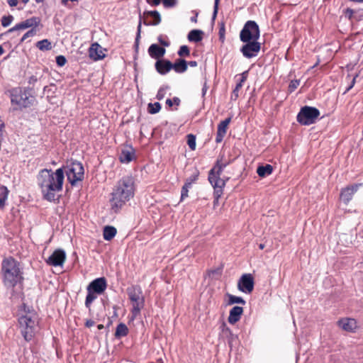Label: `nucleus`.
Instances as JSON below:
<instances>
[{
    "instance_id": "obj_35",
    "label": "nucleus",
    "mask_w": 363,
    "mask_h": 363,
    "mask_svg": "<svg viewBox=\"0 0 363 363\" xmlns=\"http://www.w3.org/2000/svg\"><path fill=\"white\" fill-rule=\"evenodd\" d=\"M161 109V105L159 102H155L154 104L150 103L148 104L147 110L148 112L151 114H155L158 113Z\"/></svg>"
},
{
    "instance_id": "obj_7",
    "label": "nucleus",
    "mask_w": 363,
    "mask_h": 363,
    "mask_svg": "<svg viewBox=\"0 0 363 363\" xmlns=\"http://www.w3.org/2000/svg\"><path fill=\"white\" fill-rule=\"evenodd\" d=\"M127 294L129 299L133 303L131 310L132 319H135L140 315V311L145 305V298L143 295V291L140 286H131L127 289Z\"/></svg>"
},
{
    "instance_id": "obj_54",
    "label": "nucleus",
    "mask_w": 363,
    "mask_h": 363,
    "mask_svg": "<svg viewBox=\"0 0 363 363\" xmlns=\"http://www.w3.org/2000/svg\"><path fill=\"white\" fill-rule=\"evenodd\" d=\"M208 90V86L206 84V82H204L203 88H202V96L204 97Z\"/></svg>"
},
{
    "instance_id": "obj_49",
    "label": "nucleus",
    "mask_w": 363,
    "mask_h": 363,
    "mask_svg": "<svg viewBox=\"0 0 363 363\" xmlns=\"http://www.w3.org/2000/svg\"><path fill=\"white\" fill-rule=\"evenodd\" d=\"M345 17L348 18L349 19H352L353 17V15L354 13V11L351 9H347L345 12Z\"/></svg>"
},
{
    "instance_id": "obj_33",
    "label": "nucleus",
    "mask_w": 363,
    "mask_h": 363,
    "mask_svg": "<svg viewBox=\"0 0 363 363\" xmlns=\"http://www.w3.org/2000/svg\"><path fill=\"white\" fill-rule=\"evenodd\" d=\"M97 298L96 294L92 291H87V295L85 300V306L90 309L91 304Z\"/></svg>"
},
{
    "instance_id": "obj_60",
    "label": "nucleus",
    "mask_w": 363,
    "mask_h": 363,
    "mask_svg": "<svg viewBox=\"0 0 363 363\" xmlns=\"http://www.w3.org/2000/svg\"><path fill=\"white\" fill-rule=\"evenodd\" d=\"M4 52V50L1 45H0V56Z\"/></svg>"
},
{
    "instance_id": "obj_30",
    "label": "nucleus",
    "mask_w": 363,
    "mask_h": 363,
    "mask_svg": "<svg viewBox=\"0 0 363 363\" xmlns=\"http://www.w3.org/2000/svg\"><path fill=\"white\" fill-rule=\"evenodd\" d=\"M128 333V327L124 323H120L117 325L115 336L116 337H124Z\"/></svg>"
},
{
    "instance_id": "obj_38",
    "label": "nucleus",
    "mask_w": 363,
    "mask_h": 363,
    "mask_svg": "<svg viewBox=\"0 0 363 363\" xmlns=\"http://www.w3.org/2000/svg\"><path fill=\"white\" fill-rule=\"evenodd\" d=\"M13 21V17L11 15L4 16L1 18V25L4 27H8Z\"/></svg>"
},
{
    "instance_id": "obj_51",
    "label": "nucleus",
    "mask_w": 363,
    "mask_h": 363,
    "mask_svg": "<svg viewBox=\"0 0 363 363\" xmlns=\"http://www.w3.org/2000/svg\"><path fill=\"white\" fill-rule=\"evenodd\" d=\"M146 1L152 6H158L162 0H146Z\"/></svg>"
},
{
    "instance_id": "obj_37",
    "label": "nucleus",
    "mask_w": 363,
    "mask_h": 363,
    "mask_svg": "<svg viewBox=\"0 0 363 363\" xmlns=\"http://www.w3.org/2000/svg\"><path fill=\"white\" fill-rule=\"evenodd\" d=\"M191 187V185H190V183L185 182L181 191V201H183L185 198L188 197L189 189Z\"/></svg>"
},
{
    "instance_id": "obj_10",
    "label": "nucleus",
    "mask_w": 363,
    "mask_h": 363,
    "mask_svg": "<svg viewBox=\"0 0 363 363\" xmlns=\"http://www.w3.org/2000/svg\"><path fill=\"white\" fill-rule=\"evenodd\" d=\"M319 115L320 111L318 108L306 106L301 108L296 119L300 124L309 125L315 123Z\"/></svg>"
},
{
    "instance_id": "obj_20",
    "label": "nucleus",
    "mask_w": 363,
    "mask_h": 363,
    "mask_svg": "<svg viewBox=\"0 0 363 363\" xmlns=\"http://www.w3.org/2000/svg\"><path fill=\"white\" fill-rule=\"evenodd\" d=\"M155 67L158 73L164 75L172 69V63L167 60H158L156 61Z\"/></svg>"
},
{
    "instance_id": "obj_32",
    "label": "nucleus",
    "mask_w": 363,
    "mask_h": 363,
    "mask_svg": "<svg viewBox=\"0 0 363 363\" xmlns=\"http://www.w3.org/2000/svg\"><path fill=\"white\" fill-rule=\"evenodd\" d=\"M36 46L40 50H50L52 48L51 43L47 39L38 41Z\"/></svg>"
},
{
    "instance_id": "obj_31",
    "label": "nucleus",
    "mask_w": 363,
    "mask_h": 363,
    "mask_svg": "<svg viewBox=\"0 0 363 363\" xmlns=\"http://www.w3.org/2000/svg\"><path fill=\"white\" fill-rule=\"evenodd\" d=\"M231 118H228L225 119L224 121H222L218 125V129L217 132L226 134L228 126L229 123H230Z\"/></svg>"
},
{
    "instance_id": "obj_48",
    "label": "nucleus",
    "mask_w": 363,
    "mask_h": 363,
    "mask_svg": "<svg viewBox=\"0 0 363 363\" xmlns=\"http://www.w3.org/2000/svg\"><path fill=\"white\" fill-rule=\"evenodd\" d=\"M219 1L220 0H215L214 1V6H213V13L212 18L214 20L217 16L218 10V5H219Z\"/></svg>"
},
{
    "instance_id": "obj_11",
    "label": "nucleus",
    "mask_w": 363,
    "mask_h": 363,
    "mask_svg": "<svg viewBox=\"0 0 363 363\" xmlns=\"http://www.w3.org/2000/svg\"><path fill=\"white\" fill-rule=\"evenodd\" d=\"M142 22L145 26H157L161 22L160 14L157 11H145L143 15L140 16V22L138 26L136 42L138 40L140 36Z\"/></svg>"
},
{
    "instance_id": "obj_25",
    "label": "nucleus",
    "mask_w": 363,
    "mask_h": 363,
    "mask_svg": "<svg viewBox=\"0 0 363 363\" xmlns=\"http://www.w3.org/2000/svg\"><path fill=\"white\" fill-rule=\"evenodd\" d=\"M172 69L177 73H183L187 69V63L186 60L183 59H179L174 64H172Z\"/></svg>"
},
{
    "instance_id": "obj_55",
    "label": "nucleus",
    "mask_w": 363,
    "mask_h": 363,
    "mask_svg": "<svg viewBox=\"0 0 363 363\" xmlns=\"http://www.w3.org/2000/svg\"><path fill=\"white\" fill-rule=\"evenodd\" d=\"M95 324L94 321L92 320H87L85 323V325L87 328H91Z\"/></svg>"
},
{
    "instance_id": "obj_8",
    "label": "nucleus",
    "mask_w": 363,
    "mask_h": 363,
    "mask_svg": "<svg viewBox=\"0 0 363 363\" xmlns=\"http://www.w3.org/2000/svg\"><path fill=\"white\" fill-rule=\"evenodd\" d=\"M62 168L72 186H74L77 182L82 181L84 178V167L79 162H72Z\"/></svg>"
},
{
    "instance_id": "obj_59",
    "label": "nucleus",
    "mask_w": 363,
    "mask_h": 363,
    "mask_svg": "<svg viewBox=\"0 0 363 363\" xmlns=\"http://www.w3.org/2000/svg\"><path fill=\"white\" fill-rule=\"evenodd\" d=\"M264 247H265V245H264V244H263V243H260V244L259 245V248L260 250H263V249L264 248Z\"/></svg>"
},
{
    "instance_id": "obj_39",
    "label": "nucleus",
    "mask_w": 363,
    "mask_h": 363,
    "mask_svg": "<svg viewBox=\"0 0 363 363\" xmlns=\"http://www.w3.org/2000/svg\"><path fill=\"white\" fill-rule=\"evenodd\" d=\"M189 49L186 45H182L180 47L178 55L181 57L182 56H189Z\"/></svg>"
},
{
    "instance_id": "obj_26",
    "label": "nucleus",
    "mask_w": 363,
    "mask_h": 363,
    "mask_svg": "<svg viewBox=\"0 0 363 363\" xmlns=\"http://www.w3.org/2000/svg\"><path fill=\"white\" fill-rule=\"evenodd\" d=\"M273 172V167L271 164L259 166L257 169V173L260 177H265L270 175Z\"/></svg>"
},
{
    "instance_id": "obj_23",
    "label": "nucleus",
    "mask_w": 363,
    "mask_h": 363,
    "mask_svg": "<svg viewBox=\"0 0 363 363\" xmlns=\"http://www.w3.org/2000/svg\"><path fill=\"white\" fill-rule=\"evenodd\" d=\"M339 326L344 330L347 332H352L357 328V322L353 318H344L338 322Z\"/></svg>"
},
{
    "instance_id": "obj_43",
    "label": "nucleus",
    "mask_w": 363,
    "mask_h": 363,
    "mask_svg": "<svg viewBox=\"0 0 363 363\" xmlns=\"http://www.w3.org/2000/svg\"><path fill=\"white\" fill-rule=\"evenodd\" d=\"M300 84L299 80H292L291 81L289 86V90L290 92H293Z\"/></svg>"
},
{
    "instance_id": "obj_15",
    "label": "nucleus",
    "mask_w": 363,
    "mask_h": 363,
    "mask_svg": "<svg viewBox=\"0 0 363 363\" xmlns=\"http://www.w3.org/2000/svg\"><path fill=\"white\" fill-rule=\"evenodd\" d=\"M40 20L38 17H32L26 19V21L16 24L13 28H10L8 32L12 33L13 31L24 30L28 28H34L38 26Z\"/></svg>"
},
{
    "instance_id": "obj_18",
    "label": "nucleus",
    "mask_w": 363,
    "mask_h": 363,
    "mask_svg": "<svg viewBox=\"0 0 363 363\" xmlns=\"http://www.w3.org/2000/svg\"><path fill=\"white\" fill-rule=\"evenodd\" d=\"M361 185V184H355L342 189L340 194L341 200L345 204H347L351 201L354 194L358 190Z\"/></svg>"
},
{
    "instance_id": "obj_14",
    "label": "nucleus",
    "mask_w": 363,
    "mask_h": 363,
    "mask_svg": "<svg viewBox=\"0 0 363 363\" xmlns=\"http://www.w3.org/2000/svg\"><path fill=\"white\" fill-rule=\"evenodd\" d=\"M66 259V254L63 250L57 249L47 259L49 265L57 267L62 266Z\"/></svg>"
},
{
    "instance_id": "obj_46",
    "label": "nucleus",
    "mask_w": 363,
    "mask_h": 363,
    "mask_svg": "<svg viewBox=\"0 0 363 363\" xmlns=\"http://www.w3.org/2000/svg\"><path fill=\"white\" fill-rule=\"evenodd\" d=\"M67 62L66 58L63 55H59L56 57V63L60 67L64 66Z\"/></svg>"
},
{
    "instance_id": "obj_64",
    "label": "nucleus",
    "mask_w": 363,
    "mask_h": 363,
    "mask_svg": "<svg viewBox=\"0 0 363 363\" xmlns=\"http://www.w3.org/2000/svg\"><path fill=\"white\" fill-rule=\"evenodd\" d=\"M21 1L24 4H27L29 1V0H21Z\"/></svg>"
},
{
    "instance_id": "obj_24",
    "label": "nucleus",
    "mask_w": 363,
    "mask_h": 363,
    "mask_svg": "<svg viewBox=\"0 0 363 363\" xmlns=\"http://www.w3.org/2000/svg\"><path fill=\"white\" fill-rule=\"evenodd\" d=\"M247 72H244L242 73L241 77L239 79V82L237 83L235 89L233 91L231 99L235 100L238 97L239 90L242 88L243 83L247 79Z\"/></svg>"
},
{
    "instance_id": "obj_53",
    "label": "nucleus",
    "mask_w": 363,
    "mask_h": 363,
    "mask_svg": "<svg viewBox=\"0 0 363 363\" xmlns=\"http://www.w3.org/2000/svg\"><path fill=\"white\" fill-rule=\"evenodd\" d=\"M7 2L11 7L16 6L18 4V0H7Z\"/></svg>"
},
{
    "instance_id": "obj_56",
    "label": "nucleus",
    "mask_w": 363,
    "mask_h": 363,
    "mask_svg": "<svg viewBox=\"0 0 363 363\" xmlns=\"http://www.w3.org/2000/svg\"><path fill=\"white\" fill-rule=\"evenodd\" d=\"M224 32H225V29H224V27H223V28L220 30V31H219V33H220V38H224Z\"/></svg>"
},
{
    "instance_id": "obj_29",
    "label": "nucleus",
    "mask_w": 363,
    "mask_h": 363,
    "mask_svg": "<svg viewBox=\"0 0 363 363\" xmlns=\"http://www.w3.org/2000/svg\"><path fill=\"white\" fill-rule=\"evenodd\" d=\"M116 234V229L113 226H106L104 228V238L106 240H111L113 239Z\"/></svg>"
},
{
    "instance_id": "obj_62",
    "label": "nucleus",
    "mask_w": 363,
    "mask_h": 363,
    "mask_svg": "<svg viewBox=\"0 0 363 363\" xmlns=\"http://www.w3.org/2000/svg\"><path fill=\"white\" fill-rule=\"evenodd\" d=\"M191 20V21H194V22H196V21H197L196 17H192Z\"/></svg>"
},
{
    "instance_id": "obj_44",
    "label": "nucleus",
    "mask_w": 363,
    "mask_h": 363,
    "mask_svg": "<svg viewBox=\"0 0 363 363\" xmlns=\"http://www.w3.org/2000/svg\"><path fill=\"white\" fill-rule=\"evenodd\" d=\"M167 105L172 106L173 104L179 106L180 104V99L178 97H174L172 99H168L166 101Z\"/></svg>"
},
{
    "instance_id": "obj_27",
    "label": "nucleus",
    "mask_w": 363,
    "mask_h": 363,
    "mask_svg": "<svg viewBox=\"0 0 363 363\" xmlns=\"http://www.w3.org/2000/svg\"><path fill=\"white\" fill-rule=\"evenodd\" d=\"M203 33L201 30H192L188 34V40L191 42H199L202 40Z\"/></svg>"
},
{
    "instance_id": "obj_63",
    "label": "nucleus",
    "mask_w": 363,
    "mask_h": 363,
    "mask_svg": "<svg viewBox=\"0 0 363 363\" xmlns=\"http://www.w3.org/2000/svg\"><path fill=\"white\" fill-rule=\"evenodd\" d=\"M68 1H69V0H62V3L63 4H67V2Z\"/></svg>"
},
{
    "instance_id": "obj_12",
    "label": "nucleus",
    "mask_w": 363,
    "mask_h": 363,
    "mask_svg": "<svg viewBox=\"0 0 363 363\" xmlns=\"http://www.w3.org/2000/svg\"><path fill=\"white\" fill-rule=\"evenodd\" d=\"M245 43L246 44L244 45L240 49L243 56L246 58H252L256 57L260 50V43L257 42V40H252Z\"/></svg>"
},
{
    "instance_id": "obj_47",
    "label": "nucleus",
    "mask_w": 363,
    "mask_h": 363,
    "mask_svg": "<svg viewBox=\"0 0 363 363\" xmlns=\"http://www.w3.org/2000/svg\"><path fill=\"white\" fill-rule=\"evenodd\" d=\"M199 172L196 171L192 176H191L189 178H188L186 180V182L190 183V185H191L195 181L197 180L199 177Z\"/></svg>"
},
{
    "instance_id": "obj_41",
    "label": "nucleus",
    "mask_w": 363,
    "mask_h": 363,
    "mask_svg": "<svg viewBox=\"0 0 363 363\" xmlns=\"http://www.w3.org/2000/svg\"><path fill=\"white\" fill-rule=\"evenodd\" d=\"M167 87H160V89L158 90L157 91V99L158 100H162L164 99L165 94H166V91H167Z\"/></svg>"
},
{
    "instance_id": "obj_52",
    "label": "nucleus",
    "mask_w": 363,
    "mask_h": 363,
    "mask_svg": "<svg viewBox=\"0 0 363 363\" xmlns=\"http://www.w3.org/2000/svg\"><path fill=\"white\" fill-rule=\"evenodd\" d=\"M38 81V79L35 76H31L29 77L28 83L30 84H34Z\"/></svg>"
},
{
    "instance_id": "obj_2",
    "label": "nucleus",
    "mask_w": 363,
    "mask_h": 363,
    "mask_svg": "<svg viewBox=\"0 0 363 363\" xmlns=\"http://www.w3.org/2000/svg\"><path fill=\"white\" fill-rule=\"evenodd\" d=\"M134 194V179L130 176L122 177L118 181L111 193L110 203L112 209L118 211L133 197Z\"/></svg>"
},
{
    "instance_id": "obj_17",
    "label": "nucleus",
    "mask_w": 363,
    "mask_h": 363,
    "mask_svg": "<svg viewBox=\"0 0 363 363\" xmlns=\"http://www.w3.org/2000/svg\"><path fill=\"white\" fill-rule=\"evenodd\" d=\"M89 56L91 60L98 61L104 59L106 55L102 47L98 43H94L89 49Z\"/></svg>"
},
{
    "instance_id": "obj_3",
    "label": "nucleus",
    "mask_w": 363,
    "mask_h": 363,
    "mask_svg": "<svg viewBox=\"0 0 363 363\" xmlns=\"http://www.w3.org/2000/svg\"><path fill=\"white\" fill-rule=\"evenodd\" d=\"M1 274L4 284L7 287H14L22 279L20 264L11 257L3 259Z\"/></svg>"
},
{
    "instance_id": "obj_13",
    "label": "nucleus",
    "mask_w": 363,
    "mask_h": 363,
    "mask_svg": "<svg viewBox=\"0 0 363 363\" xmlns=\"http://www.w3.org/2000/svg\"><path fill=\"white\" fill-rule=\"evenodd\" d=\"M238 289L245 294H250L254 289V279L251 274H243L238 283Z\"/></svg>"
},
{
    "instance_id": "obj_22",
    "label": "nucleus",
    "mask_w": 363,
    "mask_h": 363,
    "mask_svg": "<svg viewBox=\"0 0 363 363\" xmlns=\"http://www.w3.org/2000/svg\"><path fill=\"white\" fill-rule=\"evenodd\" d=\"M243 313V308L240 306H234L231 308L229 313V316L228 320L230 324H235L241 318V315Z\"/></svg>"
},
{
    "instance_id": "obj_36",
    "label": "nucleus",
    "mask_w": 363,
    "mask_h": 363,
    "mask_svg": "<svg viewBox=\"0 0 363 363\" xmlns=\"http://www.w3.org/2000/svg\"><path fill=\"white\" fill-rule=\"evenodd\" d=\"M187 144L191 150H196V137L193 134H189L187 135Z\"/></svg>"
},
{
    "instance_id": "obj_4",
    "label": "nucleus",
    "mask_w": 363,
    "mask_h": 363,
    "mask_svg": "<svg viewBox=\"0 0 363 363\" xmlns=\"http://www.w3.org/2000/svg\"><path fill=\"white\" fill-rule=\"evenodd\" d=\"M227 163L218 160L216 165L210 170L208 181L212 185L213 191V207L218 205L219 199L223 193V188L225 186V181L220 178V174L226 167Z\"/></svg>"
},
{
    "instance_id": "obj_40",
    "label": "nucleus",
    "mask_w": 363,
    "mask_h": 363,
    "mask_svg": "<svg viewBox=\"0 0 363 363\" xmlns=\"http://www.w3.org/2000/svg\"><path fill=\"white\" fill-rule=\"evenodd\" d=\"M157 40L164 47H169L170 45V43L167 40V36L160 35L157 37Z\"/></svg>"
},
{
    "instance_id": "obj_5",
    "label": "nucleus",
    "mask_w": 363,
    "mask_h": 363,
    "mask_svg": "<svg viewBox=\"0 0 363 363\" xmlns=\"http://www.w3.org/2000/svg\"><path fill=\"white\" fill-rule=\"evenodd\" d=\"M11 104L13 111L30 107L35 99L26 88L16 87L9 91Z\"/></svg>"
},
{
    "instance_id": "obj_58",
    "label": "nucleus",
    "mask_w": 363,
    "mask_h": 363,
    "mask_svg": "<svg viewBox=\"0 0 363 363\" xmlns=\"http://www.w3.org/2000/svg\"><path fill=\"white\" fill-rule=\"evenodd\" d=\"M354 82H355V78H354V79H352V84H351V85L347 88V91H349V90H350V89L354 86Z\"/></svg>"
},
{
    "instance_id": "obj_19",
    "label": "nucleus",
    "mask_w": 363,
    "mask_h": 363,
    "mask_svg": "<svg viewBox=\"0 0 363 363\" xmlns=\"http://www.w3.org/2000/svg\"><path fill=\"white\" fill-rule=\"evenodd\" d=\"M135 150L131 146H125L121 149L118 158L122 163H129L135 159Z\"/></svg>"
},
{
    "instance_id": "obj_42",
    "label": "nucleus",
    "mask_w": 363,
    "mask_h": 363,
    "mask_svg": "<svg viewBox=\"0 0 363 363\" xmlns=\"http://www.w3.org/2000/svg\"><path fill=\"white\" fill-rule=\"evenodd\" d=\"M36 33V30L34 28H31L30 30H29L28 31H27L23 35V37L21 38V42H23L24 40H26L27 38H30V37H33L35 35Z\"/></svg>"
},
{
    "instance_id": "obj_6",
    "label": "nucleus",
    "mask_w": 363,
    "mask_h": 363,
    "mask_svg": "<svg viewBox=\"0 0 363 363\" xmlns=\"http://www.w3.org/2000/svg\"><path fill=\"white\" fill-rule=\"evenodd\" d=\"M21 332L24 339L29 341L34 335L37 327V316L35 313L31 312L22 315L18 318Z\"/></svg>"
},
{
    "instance_id": "obj_16",
    "label": "nucleus",
    "mask_w": 363,
    "mask_h": 363,
    "mask_svg": "<svg viewBox=\"0 0 363 363\" xmlns=\"http://www.w3.org/2000/svg\"><path fill=\"white\" fill-rule=\"evenodd\" d=\"M107 288V282L104 277L93 280L87 286V291H92L96 294H101Z\"/></svg>"
},
{
    "instance_id": "obj_57",
    "label": "nucleus",
    "mask_w": 363,
    "mask_h": 363,
    "mask_svg": "<svg viewBox=\"0 0 363 363\" xmlns=\"http://www.w3.org/2000/svg\"><path fill=\"white\" fill-rule=\"evenodd\" d=\"M189 65L191 66V67H196L197 66V62L196 61H190L189 62Z\"/></svg>"
},
{
    "instance_id": "obj_61",
    "label": "nucleus",
    "mask_w": 363,
    "mask_h": 363,
    "mask_svg": "<svg viewBox=\"0 0 363 363\" xmlns=\"http://www.w3.org/2000/svg\"><path fill=\"white\" fill-rule=\"evenodd\" d=\"M97 328H98L99 330H101V329L104 328V325L99 324V325H98Z\"/></svg>"
},
{
    "instance_id": "obj_1",
    "label": "nucleus",
    "mask_w": 363,
    "mask_h": 363,
    "mask_svg": "<svg viewBox=\"0 0 363 363\" xmlns=\"http://www.w3.org/2000/svg\"><path fill=\"white\" fill-rule=\"evenodd\" d=\"M64 179L62 168L55 172L48 169H41L38 174L37 182L43 199L48 201H55L56 193L62 190Z\"/></svg>"
},
{
    "instance_id": "obj_9",
    "label": "nucleus",
    "mask_w": 363,
    "mask_h": 363,
    "mask_svg": "<svg viewBox=\"0 0 363 363\" xmlns=\"http://www.w3.org/2000/svg\"><path fill=\"white\" fill-rule=\"evenodd\" d=\"M259 36V26L254 21H247L240 33V38L242 42L258 40Z\"/></svg>"
},
{
    "instance_id": "obj_34",
    "label": "nucleus",
    "mask_w": 363,
    "mask_h": 363,
    "mask_svg": "<svg viewBox=\"0 0 363 363\" xmlns=\"http://www.w3.org/2000/svg\"><path fill=\"white\" fill-rule=\"evenodd\" d=\"M228 304L229 305H233L235 303H240L242 305L245 304V301L242 297L236 296L231 295V294H228Z\"/></svg>"
},
{
    "instance_id": "obj_21",
    "label": "nucleus",
    "mask_w": 363,
    "mask_h": 363,
    "mask_svg": "<svg viewBox=\"0 0 363 363\" xmlns=\"http://www.w3.org/2000/svg\"><path fill=\"white\" fill-rule=\"evenodd\" d=\"M166 52L164 48L160 47L157 44H152L148 48L149 55L155 60H160Z\"/></svg>"
},
{
    "instance_id": "obj_50",
    "label": "nucleus",
    "mask_w": 363,
    "mask_h": 363,
    "mask_svg": "<svg viewBox=\"0 0 363 363\" xmlns=\"http://www.w3.org/2000/svg\"><path fill=\"white\" fill-rule=\"evenodd\" d=\"M225 135V134L217 132L216 137V142L217 143H221L222 140H223Z\"/></svg>"
},
{
    "instance_id": "obj_45",
    "label": "nucleus",
    "mask_w": 363,
    "mask_h": 363,
    "mask_svg": "<svg viewBox=\"0 0 363 363\" xmlns=\"http://www.w3.org/2000/svg\"><path fill=\"white\" fill-rule=\"evenodd\" d=\"M163 5L165 8L174 7L176 6L177 0H162Z\"/></svg>"
},
{
    "instance_id": "obj_28",
    "label": "nucleus",
    "mask_w": 363,
    "mask_h": 363,
    "mask_svg": "<svg viewBox=\"0 0 363 363\" xmlns=\"http://www.w3.org/2000/svg\"><path fill=\"white\" fill-rule=\"evenodd\" d=\"M9 191L7 187L5 186H1L0 187V210L4 209L6 201L8 199Z\"/></svg>"
}]
</instances>
